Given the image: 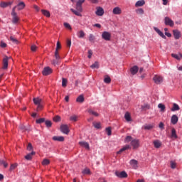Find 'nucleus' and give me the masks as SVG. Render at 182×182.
Returning <instances> with one entry per match:
<instances>
[{
  "instance_id": "nucleus-1",
  "label": "nucleus",
  "mask_w": 182,
  "mask_h": 182,
  "mask_svg": "<svg viewBox=\"0 0 182 182\" xmlns=\"http://www.w3.org/2000/svg\"><path fill=\"white\" fill-rule=\"evenodd\" d=\"M16 7H13L11 11L12 23L14 24H16L18 22H19V17L18 16V14H16Z\"/></svg>"
},
{
  "instance_id": "nucleus-2",
  "label": "nucleus",
  "mask_w": 182,
  "mask_h": 182,
  "mask_svg": "<svg viewBox=\"0 0 182 182\" xmlns=\"http://www.w3.org/2000/svg\"><path fill=\"white\" fill-rule=\"evenodd\" d=\"M76 10H75L73 9H70L71 12H73V14H75L77 16H82L81 12L83 11L82 6H79V5L76 4Z\"/></svg>"
},
{
  "instance_id": "nucleus-3",
  "label": "nucleus",
  "mask_w": 182,
  "mask_h": 182,
  "mask_svg": "<svg viewBox=\"0 0 182 182\" xmlns=\"http://www.w3.org/2000/svg\"><path fill=\"white\" fill-rule=\"evenodd\" d=\"M53 72V70H52L50 67H46L43 68L42 73L43 76H49V75H51Z\"/></svg>"
},
{
  "instance_id": "nucleus-4",
  "label": "nucleus",
  "mask_w": 182,
  "mask_h": 182,
  "mask_svg": "<svg viewBox=\"0 0 182 182\" xmlns=\"http://www.w3.org/2000/svg\"><path fill=\"white\" fill-rule=\"evenodd\" d=\"M102 38L104 41H109L112 39V34L109 32L104 31L102 32Z\"/></svg>"
},
{
  "instance_id": "nucleus-5",
  "label": "nucleus",
  "mask_w": 182,
  "mask_h": 182,
  "mask_svg": "<svg viewBox=\"0 0 182 182\" xmlns=\"http://www.w3.org/2000/svg\"><path fill=\"white\" fill-rule=\"evenodd\" d=\"M164 23L165 25L168 26H171V28H173L174 26V21L170 18V17H165L164 18Z\"/></svg>"
},
{
  "instance_id": "nucleus-6",
  "label": "nucleus",
  "mask_w": 182,
  "mask_h": 182,
  "mask_svg": "<svg viewBox=\"0 0 182 182\" xmlns=\"http://www.w3.org/2000/svg\"><path fill=\"white\" fill-rule=\"evenodd\" d=\"M60 132L64 134H69V127L66 124H62L60 126Z\"/></svg>"
},
{
  "instance_id": "nucleus-7",
  "label": "nucleus",
  "mask_w": 182,
  "mask_h": 182,
  "mask_svg": "<svg viewBox=\"0 0 182 182\" xmlns=\"http://www.w3.org/2000/svg\"><path fill=\"white\" fill-rule=\"evenodd\" d=\"M131 146H132L134 149H139L140 146V141H139V139H135L131 141Z\"/></svg>"
},
{
  "instance_id": "nucleus-8",
  "label": "nucleus",
  "mask_w": 182,
  "mask_h": 182,
  "mask_svg": "<svg viewBox=\"0 0 182 182\" xmlns=\"http://www.w3.org/2000/svg\"><path fill=\"white\" fill-rule=\"evenodd\" d=\"M153 80L156 85H160V83L163 82V77L160 75H154V77H153Z\"/></svg>"
},
{
  "instance_id": "nucleus-9",
  "label": "nucleus",
  "mask_w": 182,
  "mask_h": 182,
  "mask_svg": "<svg viewBox=\"0 0 182 182\" xmlns=\"http://www.w3.org/2000/svg\"><path fill=\"white\" fill-rule=\"evenodd\" d=\"M117 177H119V178H127V173L126 171H123L122 172H116L115 173Z\"/></svg>"
},
{
  "instance_id": "nucleus-10",
  "label": "nucleus",
  "mask_w": 182,
  "mask_h": 182,
  "mask_svg": "<svg viewBox=\"0 0 182 182\" xmlns=\"http://www.w3.org/2000/svg\"><path fill=\"white\" fill-rule=\"evenodd\" d=\"M95 14L97 16H103L105 14V10L102 7H97V11Z\"/></svg>"
},
{
  "instance_id": "nucleus-11",
  "label": "nucleus",
  "mask_w": 182,
  "mask_h": 182,
  "mask_svg": "<svg viewBox=\"0 0 182 182\" xmlns=\"http://www.w3.org/2000/svg\"><path fill=\"white\" fill-rule=\"evenodd\" d=\"M129 164L130 165L132 166V167L133 168H137V167H139L138 164H139V162L137 161V160H135V159H132L130 161H129Z\"/></svg>"
},
{
  "instance_id": "nucleus-12",
  "label": "nucleus",
  "mask_w": 182,
  "mask_h": 182,
  "mask_svg": "<svg viewBox=\"0 0 182 182\" xmlns=\"http://www.w3.org/2000/svg\"><path fill=\"white\" fill-rule=\"evenodd\" d=\"M26 5L25 3L21 1L19 2L16 6H14V8H17L18 11H22L25 8Z\"/></svg>"
},
{
  "instance_id": "nucleus-13",
  "label": "nucleus",
  "mask_w": 182,
  "mask_h": 182,
  "mask_svg": "<svg viewBox=\"0 0 182 182\" xmlns=\"http://www.w3.org/2000/svg\"><path fill=\"white\" fill-rule=\"evenodd\" d=\"M132 149V146L130 145H125L123 148H122L119 151L117 152V154H122L123 151H125V150H130Z\"/></svg>"
},
{
  "instance_id": "nucleus-14",
  "label": "nucleus",
  "mask_w": 182,
  "mask_h": 182,
  "mask_svg": "<svg viewBox=\"0 0 182 182\" xmlns=\"http://www.w3.org/2000/svg\"><path fill=\"white\" fill-rule=\"evenodd\" d=\"M132 149V146L130 145H125L123 148H122L119 151L117 152V154H122L123 151H125V150H130Z\"/></svg>"
},
{
  "instance_id": "nucleus-15",
  "label": "nucleus",
  "mask_w": 182,
  "mask_h": 182,
  "mask_svg": "<svg viewBox=\"0 0 182 182\" xmlns=\"http://www.w3.org/2000/svg\"><path fill=\"white\" fill-rule=\"evenodd\" d=\"M154 30L155 32H156V33H158V35H159V36H161L163 39H166V36L164 33H163V32H161V31H160V29H159L157 27H154Z\"/></svg>"
},
{
  "instance_id": "nucleus-16",
  "label": "nucleus",
  "mask_w": 182,
  "mask_h": 182,
  "mask_svg": "<svg viewBox=\"0 0 182 182\" xmlns=\"http://www.w3.org/2000/svg\"><path fill=\"white\" fill-rule=\"evenodd\" d=\"M173 33L175 39H178L179 38H181V32H180V31L173 30Z\"/></svg>"
},
{
  "instance_id": "nucleus-17",
  "label": "nucleus",
  "mask_w": 182,
  "mask_h": 182,
  "mask_svg": "<svg viewBox=\"0 0 182 182\" xmlns=\"http://www.w3.org/2000/svg\"><path fill=\"white\" fill-rule=\"evenodd\" d=\"M112 14H114V15H120V14H122V9H120L119 6L114 8L112 10Z\"/></svg>"
},
{
  "instance_id": "nucleus-18",
  "label": "nucleus",
  "mask_w": 182,
  "mask_h": 182,
  "mask_svg": "<svg viewBox=\"0 0 182 182\" xmlns=\"http://www.w3.org/2000/svg\"><path fill=\"white\" fill-rule=\"evenodd\" d=\"M12 4H14V1L1 2L0 6L1 8H7V6H11Z\"/></svg>"
},
{
  "instance_id": "nucleus-19",
  "label": "nucleus",
  "mask_w": 182,
  "mask_h": 182,
  "mask_svg": "<svg viewBox=\"0 0 182 182\" xmlns=\"http://www.w3.org/2000/svg\"><path fill=\"white\" fill-rule=\"evenodd\" d=\"M80 146H81V147H85V149H86L87 150H89V149H90V146H89V143L82 141H80L79 142Z\"/></svg>"
},
{
  "instance_id": "nucleus-20",
  "label": "nucleus",
  "mask_w": 182,
  "mask_h": 182,
  "mask_svg": "<svg viewBox=\"0 0 182 182\" xmlns=\"http://www.w3.org/2000/svg\"><path fill=\"white\" fill-rule=\"evenodd\" d=\"M8 60H9V58H8V56H6L3 59V69H8Z\"/></svg>"
},
{
  "instance_id": "nucleus-21",
  "label": "nucleus",
  "mask_w": 182,
  "mask_h": 182,
  "mask_svg": "<svg viewBox=\"0 0 182 182\" xmlns=\"http://www.w3.org/2000/svg\"><path fill=\"white\" fill-rule=\"evenodd\" d=\"M171 122L172 124H177V122H178V117H177L176 114H173L171 117Z\"/></svg>"
},
{
  "instance_id": "nucleus-22",
  "label": "nucleus",
  "mask_w": 182,
  "mask_h": 182,
  "mask_svg": "<svg viewBox=\"0 0 182 182\" xmlns=\"http://www.w3.org/2000/svg\"><path fill=\"white\" fill-rule=\"evenodd\" d=\"M138 72H139V67H137V65H134L130 69V73L132 75H136V73H137Z\"/></svg>"
},
{
  "instance_id": "nucleus-23",
  "label": "nucleus",
  "mask_w": 182,
  "mask_h": 182,
  "mask_svg": "<svg viewBox=\"0 0 182 182\" xmlns=\"http://www.w3.org/2000/svg\"><path fill=\"white\" fill-rule=\"evenodd\" d=\"M33 103L34 105H36V106H38V105H42V99L39 98V97H36L33 99Z\"/></svg>"
},
{
  "instance_id": "nucleus-24",
  "label": "nucleus",
  "mask_w": 182,
  "mask_h": 182,
  "mask_svg": "<svg viewBox=\"0 0 182 182\" xmlns=\"http://www.w3.org/2000/svg\"><path fill=\"white\" fill-rule=\"evenodd\" d=\"M154 127V124H145L143 126V129L144 130H151Z\"/></svg>"
},
{
  "instance_id": "nucleus-25",
  "label": "nucleus",
  "mask_w": 182,
  "mask_h": 182,
  "mask_svg": "<svg viewBox=\"0 0 182 182\" xmlns=\"http://www.w3.org/2000/svg\"><path fill=\"white\" fill-rule=\"evenodd\" d=\"M145 4H146V1H144V0H139L135 4V6L136 8H139V6H143Z\"/></svg>"
},
{
  "instance_id": "nucleus-26",
  "label": "nucleus",
  "mask_w": 182,
  "mask_h": 182,
  "mask_svg": "<svg viewBox=\"0 0 182 182\" xmlns=\"http://www.w3.org/2000/svg\"><path fill=\"white\" fill-rule=\"evenodd\" d=\"M53 140H54L55 141H65V137L55 136L53 137Z\"/></svg>"
},
{
  "instance_id": "nucleus-27",
  "label": "nucleus",
  "mask_w": 182,
  "mask_h": 182,
  "mask_svg": "<svg viewBox=\"0 0 182 182\" xmlns=\"http://www.w3.org/2000/svg\"><path fill=\"white\" fill-rule=\"evenodd\" d=\"M154 146L156 149H160L161 147V142L159 140L154 141Z\"/></svg>"
},
{
  "instance_id": "nucleus-28",
  "label": "nucleus",
  "mask_w": 182,
  "mask_h": 182,
  "mask_svg": "<svg viewBox=\"0 0 182 182\" xmlns=\"http://www.w3.org/2000/svg\"><path fill=\"white\" fill-rule=\"evenodd\" d=\"M76 102L78 103H83V102H85V97H83L82 95H79L76 99Z\"/></svg>"
},
{
  "instance_id": "nucleus-29",
  "label": "nucleus",
  "mask_w": 182,
  "mask_h": 182,
  "mask_svg": "<svg viewBox=\"0 0 182 182\" xmlns=\"http://www.w3.org/2000/svg\"><path fill=\"white\" fill-rule=\"evenodd\" d=\"M35 154H36L35 151H32L31 153L28 154L25 156L26 160H32V156H35Z\"/></svg>"
},
{
  "instance_id": "nucleus-30",
  "label": "nucleus",
  "mask_w": 182,
  "mask_h": 182,
  "mask_svg": "<svg viewBox=\"0 0 182 182\" xmlns=\"http://www.w3.org/2000/svg\"><path fill=\"white\" fill-rule=\"evenodd\" d=\"M88 113H89L90 114H92V116H95V117H98V116H99V113L95 112V111H94L93 109H88Z\"/></svg>"
},
{
  "instance_id": "nucleus-31",
  "label": "nucleus",
  "mask_w": 182,
  "mask_h": 182,
  "mask_svg": "<svg viewBox=\"0 0 182 182\" xmlns=\"http://www.w3.org/2000/svg\"><path fill=\"white\" fill-rule=\"evenodd\" d=\"M171 139H177V133L176 132V129L173 128L171 129Z\"/></svg>"
},
{
  "instance_id": "nucleus-32",
  "label": "nucleus",
  "mask_w": 182,
  "mask_h": 182,
  "mask_svg": "<svg viewBox=\"0 0 182 182\" xmlns=\"http://www.w3.org/2000/svg\"><path fill=\"white\" fill-rule=\"evenodd\" d=\"M124 119L127 122H132V117L130 116V113L126 112L124 114Z\"/></svg>"
},
{
  "instance_id": "nucleus-33",
  "label": "nucleus",
  "mask_w": 182,
  "mask_h": 182,
  "mask_svg": "<svg viewBox=\"0 0 182 182\" xmlns=\"http://www.w3.org/2000/svg\"><path fill=\"white\" fill-rule=\"evenodd\" d=\"M41 12H42L43 15H44V16H46L47 18L50 17V12H49V11H48V10H41Z\"/></svg>"
},
{
  "instance_id": "nucleus-34",
  "label": "nucleus",
  "mask_w": 182,
  "mask_h": 182,
  "mask_svg": "<svg viewBox=\"0 0 182 182\" xmlns=\"http://www.w3.org/2000/svg\"><path fill=\"white\" fill-rule=\"evenodd\" d=\"M136 14L137 15H144V10L142 8H139L136 10H135Z\"/></svg>"
},
{
  "instance_id": "nucleus-35",
  "label": "nucleus",
  "mask_w": 182,
  "mask_h": 182,
  "mask_svg": "<svg viewBox=\"0 0 182 182\" xmlns=\"http://www.w3.org/2000/svg\"><path fill=\"white\" fill-rule=\"evenodd\" d=\"M134 139H133V137L132 136H127L125 138V143H132Z\"/></svg>"
},
{
  "instance_id": "nucleus-36",
  "label": "nucleus",
  "mask_w": 182,
  "mask_h": 182,
  "mask_svg": "<svg viewBox=\"0 0 182 182\" xmlns=\"http://www.w3.org/2000/svg\"><path fill=\"white\" fill-rule=\"evenodd\" d=\"M171 110V112H176L177 110H180V107L178 106V105L174 103Z\"/></svg>"
},
{
  "instance_id": "nucleus-37",
  "label": "nucleus",
  "mask_w": 182,
  "mask_h": 182,
  "mask_svg": "<svg viewBox=\"0 0 182 182\" xmlns=\"http://www.w3.org/2000/svg\"><path fill=\"white\" fill-rule=\"evenodd\" d=\"M77 37L78 38H85V32L83 31H80L77 33Z\"/></svg>"
},
{
  "instance_id": "nucleus-38",
  "label": "nucleus",
  "mask_w": 182,
  "mask_h": 182,
  "mask_svg": "<svg viewBox=\"0 0 182 182\" xmlns=\"http://www.w3.org/2000/svg\"><path fill=\"white\" fill-rule=\"evenodd\" d=\"M104 82H105V83H107V84L111 83L112 79L110 78V77L109 75H105V77L104 78Z\"/></svg>"
},
{
  "instance_id": "nucleus-39",
  "label": "nucleus",
  "mask_w": 182,
  "mask_h": 182,
  "mask_svg": "<svg viewBox=\"0 0 182 182\" xmlns=\"http://www.w3.org/2000/svg\"><path fill=\"white\" fill-rule=\"evenodd\" d=\"M90 68L92 69H99V62L95 61V63H93Z\"/></svg>"
},
{
  "instance_id": "nucleus-40",
  "label": "nucleus",
  "mask_w": 182,
  "mask_h": 182,
  "mask_svg": "<svg viewBox=\"0 0 182 182\" xmlns=\"http://www.w3.org/2000/svg\"><path fill=\"white\" fill-rule=\"evenodd\" d=\"M158 107H159V109H161V112H165L166 111V106L163 104H159Z\"/></svg>"
},
{
  "instance_id": "nucleus-41",
  "label": "nucleus",
  "mask_w": 182,
  "mask_h": 182,
  "mask_svg": "<svg viewBox=\"0 0 182 182\" xmlns=\"http://www.w3.org/2000/svg\"><path fill=\"white\" fill-rule=\"evenodd\" d=\"M88 39L90 42H95L96 37H95V36L93 34H90Z\"/></svg>"
},
{
  "instance_id": "nucleus-42",
  "label": "nucleus",
  "mask_w": 182,
  "mask_h": 182,
  "mask_svg": "<svg viewBox=\"0 0 182 182\" xmlns=\"http://www.w3.org/2000/svg\"><path fill=\"white\" fill-rule=\"evenodd\" d=\"M142 110H149L150 109V105L149 104H144V105H141Z\"/></svg>"
},
{
  "instance_id": "nucleus-43",
  "label": "nucleus",
  "mask_w": 182,
  "mask_h": 182,
  "mask_svg": "<svg viewBox=\"0 0 182 182\" xmlns=\"http://www.w3.org/2000/svg\"><path fill=\"white\" fill-rule=\"evenodd\" d=\"M92 124L95 129H100L102 127L100 122H93Z\"/></svg>"
},
{
  "instance_id": "nucleus-44",
  "label": "nucleus",
  "mask_w": 182,
  "mask_h": 182,
  "mask_svg": "<svg viewBox=\"0 0 182 182\" xmlns=\"http://www.w3.org/2000/svg\"><path fill=\"white\" fill-rule=\"evenodd\" d=\"M50 161H49V159H43L42 161V164L43 166H48V164H50Z\"/></svg>"
},
{
  "instance_id": "nucleus-45",
  "label": "nucleus",
  "mask_w": 182,
  "mask_h": 182,
  "mask_svg": "<svg viewBox=\"0 0 182 182\" xmlns=\"http://www.w3.org/2000/svg\"><path fill=\"white\" fill-rule=\"evenodd\" d=\"M0 166H4V167L6 168V167H8V163L4 160H0Z\"/></svg>"
},
{
  "instance_id": "nucleus-46",
  "label": "nucleus",
  "mask_w": 182,
  "mask_h": 182,
  "mask_svg": "<svg viewBox=\"0 0 182 182\" xmlns=\"http://www.w3.org/2000/svg\"><path fill=\"white\" fill-rule=\"evenodd\" d=\"M44 122H45V118H40L36 120V122L37 123V124H41L42 123H44Z\"/></svg>"
},
{
  "instance_id": "nucleus-47",
  "label": "nucleus",
  "mask_w": 182,
  "mask_h": 182,
  "mask_svg": "<svg viewBox=\"0 0 182 182\" xmlns=\"http://www.w3.org/2000/svg\"><path fill=\"white\" fill-rule=\"evenodd\" d=\"M54 56L57 60H60V55H59V51H55Z\"/></svg>"
},
{
  "instance_id": "nucleus-48",
  "label": "nucleus",
  "mask_w": 182,
  "mask_h": 182,
  "mask_svg": "<svg viewBox=\"0 0 182 182\" xmlns=\"http://www.w3.org/2000/svg\"><path fill=\"white\" fill-rule=\"evenodd\" d=\"M68 84V80L63 78L62 79V86L63 87H66V85Z\"/></svg>"
},
{
  "instance_id": "nucleus-49",
  "label": "nucleus",
  "mask_w": 182,
  "mask_h": 182,
  "mask_svg": "<svg viewBox=\"0 0 182 182\" xmlns=\"http://www.w3.org/2000/svg\"><path fill=\"white\" fill-rule=\"evenodd\" d=\"M61 48H62V46L60 45V42L58 41L56 48H55V52H58L59 49H61Z\"/></svg>"
},
{
  "instance_id": "nucleus-50",
  "label": "nucleus",
  "mask_w": 182,
  "mask_h": 182,
  "mask_svg": "<svg viewBox=\"0 0 182 182\" xmlns=\"http://www.w3.org/2000/svg\"><path fill=\"white\" fill-rule=\"evenodd\" d=\"M106 133L107 136H112V128L110 127L106 128Z\"/></svg>"
},
{
  "instance_id": "nucleus-51",
  "label": "nucleus",
  "mask_w": 182,
  "mask_h": 182,
  "mask_svg": "<svg viewBox=\"0 0 182 182\" xmlns=\"http://www.w3.org/2000/svg\"><path fill=\"white\" fill-rule=\"evenodd\" d=\"M46 127H52V122L47 120L45 122Z\"/></svg>"
},
{
  "instance_id": "nucleus-52",
  "label": "nucleus",
  "mask_w": 182,
  "mask_h": 182,
  "mask_svg": "<svg viewBox=\"0 0 182 182\" xmlns=\"http://www.w3.org/2000/svg\"><path fill=\"white\" fill-rule=\"evenodd\" d=\"M82 174H90V169L86 168L82 171Z\"/></svg>"
},
{
  "instance_id": "nucleus-53",
  "label": "nucleus",
  "mask_w": 182,
  "mask_h": 182,
  "mask_svg": "<svg viewBox=\"0 0 182 182\" xmlns=\"http://www.w3.org/2000/svg\"><path fill=\"white\" fill-rule=\"evenodd\" d=\"M70 120H72V122H77V117L76 115L71 116Z\"/></svg>"
},
{
  "instance_id": "nucleus-54",
  "label": "nucleus",
  "mask_w": 182,
  "mask_h": 182,
  "mask_svg": "<svg viewBox=\"0 0 182 182\" xmlns=\"http://www.w3.org/2000/svg\"><path fill=\"white\" fill-rule=\"evenodd\" d=\"M19 129L20 130H22V132H26V130H28V129H26V127H25V125L23 124H21Z\"/></svg>"
},
{
  "instance_id": "nucleus-55",
  "label": "nucleus",
  "mask_w": 182,
  "mask_h": 182,
  "mask_svg": "<svg viewBox=\"0 0 182 182\" xmlns=\"http://www.w3.org/2000/svg\"><path fill=\"white\" fill-rule=\"evenodd\" d=\"M16 167H18L17 164H11L10 166V171H12V170H15V168H16Z\"/></svg>"
},
{
  "instance_id": "nucleus-56",
  "label": "nucleus",
  "mask_w": 182,
  "mask_h": 182,
  "mask_svg": "<svg viewBox=\"0 0 182 182\" xmlns=\"http://www.w3.org/2000/svg\"><path fill=\"white\" fill-rule=\"evenodd\" d=\"M177 164L173 161H171V168H176Z\"/></svg>"
},
{
  "instance_id": "nucleus-57",
  "label": "nucleus",
  "mask_w": 182,
  "mask_h": 182,
  "mask_svg": "<svg viewBox=\"0 0 182 182\" xmlns=\"http://www.w3.org/2000/svg\"><path fill=\"white\" fill-rule=\"evenodd\" d=\"M171 56H172V58H174L176 59L177 60H181V58H180L179 55H177V54L172 53V54H171Z\"/></svg>"
},
{
  "instance_id": "nucleus-58",
  "label": "nucleus",
  "mask_w": 182,
  "mask_h": 182,
  "mask_svg": "<svg viewBox=\"0 0 182 182\" xmlns=\"http://www.w3.org/2000/svg\"><path fill=\"white\" fill-rule=\"evenodd\" d=\"M53 120H54L55 122H60V116L57 115V116L54 117Z\"/></svg>"
},
{
  "instance_id": "nucleus-59",
  "label": "nucleus",
  "mask_w": 182,
  "mask_h": 182,
  "mask_svg": "<svg viewBox=\"0 0 182 182\" xmlns=\"http://www.w3.org/2000/svg\"><path fill=\"white\" fill-rule=\"evenodd\" d=\"M33 149V147L32 146V144L29 143L28 144V146H27V150H28V151H31Z\"/></svg>"
},
{
  "instance_id": "nucleus-60",
  "label": "nucleus",
  "mask_w": 182,
  "mask_h": 182,
  "mask_svg": "<svg viewBox=\"0 0 182 182\" xmlns=\"http://www.w3.org/2000/svg\"><path fill=\"white\" fill-rule=\"evenodd\" d=\"M92 55H93V51H92V50H88V59H92Z\"/></svg>"
},
{
  "instance_id": "nucleus-61",
  "label": "nucleus",
  "mask_w": 182,
  "mask_h": 182,
  "mask_svg": "<svg viewBox=\"0 0 182 182\" xmlns=\"http://www.w3.org/2000/svg\"><path fill=\"white\" fill-rule=\"evenodd\" d=\"M10 40L11 41V42H13L14 43H18V41L16 38H14V36H11L10 37Z\"/></svg>"
},
{
  "instance_id": "nucleus-62",
  "label": "nucleus",
  "mask_w": 182,
  "mask_h": 182,
  "mask_svg": "<svg viewBox=\"0 0 182 182\" xmlns=\"http://www.w3.org/2000/svg\"><path fill=\"white\" fill-rule=\"evenodd\" d=\"M84 3H85V0H78V1H77L76 5H78V6H82V4H84Z\"/></svg>"
},
{
  "instance_id": "nucleus-63",
  "label": "nucleus",
  "mask_w": 182,
  "mask_h": 182,
  "mask_svg": "<svg viewBox=\"0 0 182 182\" xmlns=\"http://www.w3.org/2000/svg\"><path fill=\"white\" fill-rule=\"evenodd\" d=\"M31 49L32 52H36V49H38V47L36 45H33V46H31Z\"/></svg>"
},
{
  "instance_id": "nucleus-64",
  "label": "nucleus",
  "mask_w": 182,
  "mask_h": 182,
  "mask_svg": "<svg viewBox=\"0 0 182 182\" xmlns=\"http://www.w3.org/2000/svg\"><path fill=\"white\" fill-rule=\"evenodd\" d=\"M65 28H67V29H72V27L70 26V24L68 23H64Z\"/></svg>"
}]
</instances>
